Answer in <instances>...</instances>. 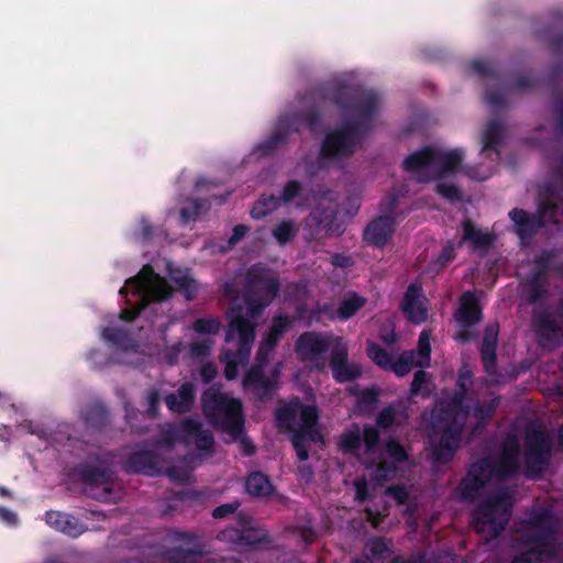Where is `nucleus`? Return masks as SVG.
Returning <instances> with one entry per match:
<instances>
[{
	"instance_id": "obj_1",
	"label": "nucleus",
	"mask_w": 563,
	"mask_h": 563,
	"mask_svg": "<svg viewBox=\"0 0 563 563\" xmlns=\"http://www.w3.org/2000/svg\"><path fill=\"white\" fill-rule=\"evenodd\" d=\"M339 445L345 452H354L363 448L364 453L360 456L368 470L375 466L371 476L376 482L395 477L398 472V464L405 462L408 457L406 450L395 441H389L386 444L383 454L378 445V432L373 427H366L363 430L353 427L341 437Z\"/></svg>"
},
{
	"instance_id": "obj_2",
	"label": "nucleus",
	"mask_w": 563,
	"mask_h": 563,
	"mask_svg": "<svg viewBox=\"0 0 563 563\" xmlns=\"http://www.w3.org/2000/svg\"><path fill=\"white\" fill-rule=\"evenodd\" d=\"M495 406L493 404L486 407H476L470 411V405L465 404L462 397H455L452 402L444 408L440 404L431 413V423L443 431L440 443L434 448L435 459L440 462L448 461L457 444V430L465 423L477 424L492 416Z\"/></svg>"
},
{
	"instance_id": "obj_3",
	"label": "nucleus",
	"mask_w": 563,
	"mask_h": 563,
	"mask_svg": "<svg viewBox=\"0 0 563 563\" xmlns=\"http://www.w3.org/2000/svg\"><path fill=\"white\" fill-rule=\"evenodd\" d=\"M280 428L291 433V441L300 460L308 459L307 445L321 443L322 435L317 428L318 411L312 405L303 406L298 399L278 410Z\"/></svg>"
},
{
	"instance_id": "obj_4",
	"label": "nucleus",
	"mask_w": 563,
	"mask_h": 563,
	"mask_svg": "<svg viewBox=\"0 0 563 563\" xmlns=\"http://www.w3.org/2000/svg\"><path fill=\"white\" fill-rule=\"evenodd\" d=\"M461 162L462 154L459 151L424 148L410 155L404 164L409 172H426L430 178L437 179L439 192L453 200L459 197V190L453 185L446 186L441 181L451 176Z\"/></svg>"
},
{
	"instance_id": "obj_5",
	"label": "nucleus",
	"mask_w": 563,
	"mask_h": 563,
	"mask_svg": "<svg viewBox=\"0 0 563 563\" xmlns=\"http://www.w3.org/2000/svg\"><path fill=\"white\" fill-rule=\"evenodd\" d=\"M203 409L212 423L219 426L234 441L242 434L243 417L241 404L218 390L209 389L203 396Z\"/></svg>"
},
{
	"instance_id": "obj_6",
	"label": "nucleus",
	"mask_w": 563,
	"mask_h": 563,
	"mask_svg": "<svg viewBox=\"0 0 563 563\" xmlns=\"http://www.w3.org/2000/svg\"><path fill=\"white\" fill-rule=\"evenodd\" d=\"M253 340L254 332L250 321L244 320L232 310L223 357L228 379H234L238 376V366L244 364L249 358Z\"/></svg>"
},
{
	"instance_id": "obj_7",
	"label": "nucleus",
	"mask_w": 563,
	"mask_h": 563,
	"mask_svg": "<svg viewBox=\"0 0 563 563\" xmlns=\"http://www.w3.org/2000/svg\"><path fill=\"white\" fill-rule=\"evenodd\" d=\"M430 334L428 331L420 333L416 358L412 351L405 352L394 360L375 343H369L367 347V354L375 364L394 372L397 376L407 375L413 366L428 367L430 365Z\"/></svg>"
},
{
	"instance_id": "obj_8",
	"label": "nucleus",
	"mask_w": 563,
	"mask_h": 563,
	"mask_svg": "<svg viewBox=\"0 0 563 563\" xmlns=\"http://www.w3.org/2000/svg\"><path fill=\"white\" fill-rule=\"evenodd\" d=\"M510 516L509 499L503 495L481 505L473 516L475 528L493 538L503 530Z\"/></svg>"
},
{
	"instance_id": "obj_9",
	"label": "nucleus",
	"mask_w": 563,
	"mask_h": 563,
	"mask_svg": "<svg viewBox=\"0 0 563 563\" xmlns=\"http://www.w3.org/2000/svg\"><path fill=\"white\" fill-rule=\"evenodd\" d=\"M131 291L137 296L142 305L150 301H162L170 295L169 287L163 278L156 275L151 267L145 266L137 276L126 282L121 288L122 295Z\"/></svg>"
},
{
	"instance_id": "obj_10",
	"label": "nucleus",
	"mask_w": 563,
	"mask_h": 563,
	"mask_svg": "<svg viewBox=\"0 0 563 563\" xmlns=\"http://www.w3.org/2000/svg\"><path fill=\"white\" fill-rule=\"evenodd\" d=\"M401 309L409 321L413 323L426 321L428 309L426 299L419 287L413 285L408 287L401 303Z\"/></svg>"
},
{
	"instance_id": "obj_11",
	"label": "nucleus",
	"mask_w": 563,
	"mask_h": 563,
	"mask_svg": "<svg viewBox=\"0 0 563 563\" xmlns=\"http://www.w3.org/2000/svg\"><path fill=\"white\" fill-rule=\"evenodd\" d=\"M394 232V221L389 217H382L368 224L364 236L367 242L384 245Z\"/></svg>"
},
{
	"instance_id": "obj_12",
	"label": "nucleus",
	"mask_w": 563,
	"mask_h": 563,
	"mask_svg": "<svg viewBox=\"0 0 563 563\" xmlns=\"http://www.w3.org/2000/svg\"><path fill=\"white\" fill-rule=\"evenodd\" d=\"M455 320L461 328H467L479 320V309L474 294L465 292L461 297L460 308L455 312Z\"/></svg>"
},
{
	"instance_id": "obj_13",
	"label": "nucleus",
	"mask_w": 563,
	"mask_h": 563,
	"mask_svg": "<svg viewBox=\"0 0 563 563\" xmlns=\"http://www.w3.org/2000/svg\"><path fill=\"white\" fill-rule=\"evenodd\" d=\"M331 367L334 378L340 383L355 379L362 374L361 368L356 364L347 363L345 347L332 360Z\"/></svg>"
},
{
	"instance_id": "obj_14",
	"label": "nucleus",
	"mask_w": 563,
	"mask_h": 563,
	"mask_svg": "<svg viewBox=\"0 0 563 563\" xmlns=\"http://www.w3.org/2000/svg\"><path fill=\"white\" fill-rule=\"evenodd\" d=\"M327 341L319 334L308 333L300 336L297 342V352L302 358H310L323 352Z\"/></svg>"
},
{
	"instance_id": "obj_15",
	"label": "nucleus",
	"mask_w": 563,
	"mask_h": 563,
	"mask_svg": "<svg viewBox=\"0 0 563 563\" xmlns=\"http://www.w3.org/2000/svg\"><path fill=\"white\" fill-rule=\"evenodd\" d=\"M290 324L287 318H278L274 321L271 331L266 335L264 343L261 345L257 353V361L260 364L264 363L267 358L268 352L276 344L279 335L284 333V331Z\"/></svg>"
},
{
	"instance_id": "obj_16",
	"label": "nucleus",
	"mask_w": 563,
	"mask_h": 563,
	"mask_svg": "<svg viewBox=\"0 0 563 563\" xmlns=\"http://www.w3.org/2000/svg\"><path fill=\"white\" fill-rule=\"evenodd\" d=\"M352 140L353 137L350 132L331 134L325 139L322 152L327 156L345 154L351 150Z\"/></svg>"
},
{
	"instance_id": "obj_17",
	"label": "nucleus",
	"mask_w": 563,
	"mask_h": 563,
	"mask_svg": "<svg viewBox=\"0 0 563 563\" xmlns=\"http://www.w3.org/2000/svg\"><path fill=\"white\" fill-rule=\"evenodd\" d=\"M45 518L46 522L51 527L64 533L76 536L81 531L80 528L78 527L76 519L66 514H62L58 511H48L46 512Z\"/></svg>"
},
{
	"instance_id": "obj_18",
	"label": "nucleus",
	"mask_w": 563,
	"mask_h": 563,
	"mask_svg": "<svg viewBox=\"0 0 563 563\" xmlns=\"http://www.w3.org/2000/svg\"><path fill=\"white\" fill-rule=\"evenodd\" d=\"M183 438L186 442H194L198 448L203 450L210 449L213 443L210 433L200 430V427L194 421H188L184 424Z\"/></svg>"
},
{
	"instance_id": "obj_19",
	"label": "nucleus",
	"mask_w": 563,
	"mask_h": 563,
	"mask_svg": "<svg viewBox=\"0 0 563 563\" xmlns=\"http://www.w3.org/2000/svg\"><path fill=\"white\" fill-rule=\"evenodd\" d=\"M194 401V388L190 384L183 385L177 396L170 395L167 397L166 402L168 408L175 412H183L190 408Z\"/></svg>"
},
{
	"instance_id": "obj_20",
	"label": "nucleus",
	"mask_w": 563,
	"mask_h": 563,
	"mask_svg": "<svg viewBox=\"0 0 563 563\" xmlns=\"http://www.w3.org/2000/svg\"><path fill=\"white\" fill-rule=\"evenodd\" d=\"M169 278L175 284L177 289L183 291L187 299H191L194 291L196 290L195 280L188 275V273L180 271H173L169 268Z\"/></svg>"
},
{
	"instance_id": "obj_21",
	"label": "nucleus",
	"mask_w": 563,
	"mask_h": 563,
	"mask_svg": "<svg viewBox=\"0 0 563 563\" xmlns=\"http://www.w3.org/2000/svg\"><path fill=\"white\" fill-rule=\"evenodd\" d=\"M246 489L253 496H267L272 493L273 486L265 475L256 473L247 478Z\"/></svg>"
},
{
	"instance_id": "obj_22",
	"label": "nucleus",
	"mask_w": 563,
	"mask_h": 563,
	"mask_svg": "<svg viewBox=\"0 0 563 563\" xmlns=\"http://www.w3.org/2000/svg\"><path fill=\"white\" fill-rule=\"evenodd\" d=\"M463 238L475 247H484L493 241V236L489 233L477 230L471 221L463 223Z\"/></svg>"
},
{
	"instance_id": "obj_23",
	"label": "nucleus",
	"mask_w": 563,
	"mask_h": 563,
	"mask_svg": "<svg viewBox=\"0 0 563 563\" xmlns=\"http://www.w3.org/2000/svg\"><path fill=\"white\" fill-rule=\"evenodd\" d=\"M365 299L357 296L356 294H351L346 296L339 309H338V316L341 319H349L351 318L357 310H360L365 305Z\"/></svg>"
},
{
	"instance_id": "obj_24",
	"label": "nucleus",
	"mask_w": 563,
	"mask_h": 563,
	"mask_svg": "<svg viewBox=\"0 0 563 563\" xmlns=\"http://www.w3.org/2000/svg\"><path fill=\"white\" fill-rule=\"evenodd\" d=\"M279 206V199L275 197L262 198L256 205L253 207L251 214L254 219H261L265 217L267 213L274 211Z\"/></svg>"
},
{
	"instance_id": "obj_25",
	"label": "nucleus",
	"mask_w": 563,
	"mask_h": 563,
	"mask_svg": "<svg viewBox=\"0 0 563 563\" xmlns=\"http://www.w3.org/2000/svg\"><path fill=\"white\" fill-rule=\"evenodd\" d=\"M509 216L517 227V233L521 236L534 227V221L530 220L527 213L522 210L515 209L509 213Z\"/></svg>"
},
{
	"instance_id": "obj_26",
	"label": "nucleus",
	"mask_w": 563,
	"mask_h": 563,
	"mask_svg": "<svg viewBox=\"0 0 563 563\" xmlns=\"http://www.w3.org/2000/svg\"><path fill=\"white\" fill-rule=\"evenodd\" d=\"M549 555L548 544L543 541H537L531 551L522 556V563H540Z\"/></svg>"
},
{
	"instance_id": "obj_27",
	"label": "nucleus",
	"mask_w": 563,
	"mask_h": 563,
	"mask_svg": "<svg viewBox=\"0 0 563 563\" xmlns=\"http://www.w3.org/2000/svg\"><path fill=\"white\" fill-rule=\"evenodd\" d=\"M260 288H261V290L265 291V301L261 306V308H263V307L267 306L272 301V299L275 297L276 291H277V283L274 278L265 276L260 282Z\"/></svg>"
},
{
	"instance_id": "obj_28",
	"label": "nucleus",
	"mask_w": 563,
	"mask_h": 563,
	"mask_svg": "<svg viewBox=\"0 0 563 563\" xmlns=\"http://www.w3.org/2000/svg\"><path fill=\"white\" fill-rule=\"evenodd\" d=\"M296 232V229L290 222H283L274 230V236L279 243L289 241Z\"/></svg>"
},
{
	"instance_id": "obj_29",
	"label": "nucleus",
	"mask_w": 563,
	"mask_h": 563,
	"mask_svg": "<svg viewBox=\"0 0 563 563\" xmlns=\"http://www.w3.org/2000/svg\"><path fill=\"white\" fill-rule=\"evenodd\" d=\"M532 441L538 444V449H531L530 459L534 455H540L543 459L549 451V444L545 437L541 433H533L529 438V443L531 444Z\"/></svg>"
},
{
	"instance_id": "obj_30",
	"label": "nucleus",
	"mask_w": 563,
	"mask_h": 563,
	"mask_svg": "<svg viewBox=\"0 0 563 563\" xmlns=\"http://www.w3.org/2000/svg\"><path fill=\"white\" fill-rule=\"evenodd\" d=\"M220 329V323L213 319H200L195 322V330L201 334L216 333Z\"/></svg>"
},
{
	"instance_id": "obj_31",
	"label": "nucleus",
	"mask_w": 563,
	"mask_h": 563,
	"mask_svg": "<svg viewBox=\"0 0 563 563\" xmlns=\"http://www.w3.org/2000/svg\"><path fill=\"white\" fill-rule=\"evenodd\" d=\"M395 420V412L391 409H385L379 413L377 419V423L380 428H388L393 424Z\"/></svg>"
},
{
	"instance_id": "obj_32",
	"label": "nucleus",
	"mask_w": 563,
	"mask_h": 563,
	"mask_svg": "<svg viewBox=\"0 0 563 563\" xmlns=\"http://www.w3.org/2000/svg\"><path fill=\"white\" fill-rule=\"evenodd\" d=\"M428 382V375L424 372H417L415 374L412 385H411V393L418 394L422 390V385L427 384Z\"/></svg>"
},
{
	"instance_id": "obj_33",
	"label": "nucleus",
	"mask_w": 563,
	"mask_h": 563,
	"mask_svg": "<svg viewBox=\"0 0 563 563\" xmlns=\"http://www.w3.org/2000/svg\"><path fill=\"white\" fill-rule=\"evenodd\" d=\"M261 369L260 368H253L245 377L244 379V386L247 387V386H252V385H263L264 386V383H262V379H261Z\"/></svg>"
},
{
	"instance_id": "obj_34",
	"label": "nucleus",
	"mask_w": 563,
	"mask_h": 563,
	"mask_svg": "<svg viewBox=\"0 0 563 563\" xmlns=\"http://www.w3.org/2000/svg\"><path fill=\"white\" fill-rule=\"evenodd\" d=\"M482 356L486 367H489L494 362V346L490 343H485L482 347Z\"/></svg>"
},
{
	"instance_id": "obj_35",
	"label": "nucleus",
	"mask_w": 563,
	"mask_h": 563,
	"mask_svg": "<svg viewBox=\"0 0 563 563\" xmlns=\"http://www.w3.org/2000/svg\"><path fill=\"white\" fill-rule=\"evenodd\" d=\"M299 188H300V186L296 181H291V183L287 184V186L284 189L283 200L289 201L290 199H292L298 194Z\"/></svg>"
},
{
	"instance_id": "obj_36",
	"label": "nucleus",
	"mask_w": 563,
	"mask_h": 563,
	"mask_svg": "<svg viewBox=\"0 0 563 563\" xmlns=\"http://www.w3.org/2000/svg\"><path fill=\"white\" fill-rule=\"evenodd\" d=\"M367 549L373 555H382L387 551L385 543L380 540H372L368 542Z\"/></svg>"
},
{
	"instance_id": "obj_37",
	"label": "nucleus",
	"mask_w": 563,
	"mask_h": 563,
	"mask_svg": "<svg viewBox=\"0 0 563 563\" xmlns=\"http://www.w3.org/2000/svg\"><path fill=\"white\" fill-rule=\"evenodd\" d=\"M236 507H238L236 503L222 505L213 510V516L216 518H222V517L227 516L228 514H232L236 509Z\"/></svg>"
},
{
	"instance_id": "obj_38",
	"label": "nucleus",
	"mask_w": 563,
	"mask_h": 563,
	"mask_svg": "<svg viewBox=\"0 0 563 563\" xmlns=\"http://www.w3.org/2000/svg\"><path fill=\"white\" fill-rule=\"evenodd\" d=\"M210 341L205 339L200 343L192 345L191 353L192 355H202L210 350Z\"/></svg>"
},
{
	"instance_id": "obj_39",
	"label": "nucleus",
	"mask_w": 563,
	"mask_h": 563,
	"mask_svg": "<svg viewBox=\"0 0 563 563\" xmlns=\"http://www.w3.org/2000/svg\"><path fill=\"white\" fill-rule=\"evenodd\" d=\"M0 519L5 522L7 525H15L16 523V516L5 508H0Z\"/></svg>"
},
{
	"instance_id": "obj_40",
	"label": "nucleus",
	"mask_w": 563,
	"mask_h": 563,
	"mask_svg": "<svg viewBox=\"0 0 563 563\" xmlns=\"http://www.w3.org/2000/svg\"><path fill=\"white\" fill-rule=\"evenodd\" d=\"M388 493L391 494L394 496V498L399 503V504H402L406 501V498H407V492L405 488L402 487H395V488H389L388 489Z\"/></svg>"
},
{
	"instance_id": "obj_41",
	"label": "nucleus",
	"mask_w": 563,
	"mask_h": 563,
	"mask_svg": "<svg viewBox=\"0 0 563 563\" xmlns=\"http://www.w3.org/2000/svg\"><path fill=\"white\" fill-rule=\"evenodd\" d=\"M367 483L357 481L355 483L356 498L363 500L366 497Z\"/></svg>"
},
{
	"instance_id": "obj_42",
	"label": "nucleus",
	"mask_w": 563,
	"mask_h": 563,
	"mask_svg": "<svg viewBox=\"0 0 563 563\" xmlns=\"http://www.w3.org/2000/svg\"><path fill=\"white\" fill-rule=\"evenodd\" d=\"M246 231H247V229L244 225H236L233 230V235L230 239V243L233 244V243L238 242L240 239H242L245 235Z\"/></svg>"
},
{
	"instance_id": "obj_43",
	"label": "nucleus",
	"mask_w": 563,
	"mask_h": 563,
	"mask_svg": "<svg viewBox=\"0 0 563 563\" xmlns=\"http://www.w3.org/2000/svg\"><path fill=\"white\" fill-rule=\"evenodd\" d=\"M217 374V368L212 364L203 366L201 375L206 382L212 379Z\"/></svg>"
},
{
	"instance_id": "obj_44",
	"label": "nucleus",
	"mask_w": 563,
	"mask_h": 563,
	"mask_svg": "<svg viewBox=\"0 0 563 563\" xmlns=\"http://www.w3.org/2000/svg\"><path fill=\"white\" fill-rule=\"evenodd\" d=\"M332 214H333V212L331 211V213L325 216L324 218H318V221H319L320 224H322L325 228L327 232H329L330 234H340L341 230L339 228L332 229L329 225V223L327 222V220L329 218H331Z\"/></svg>"
},
{
	"instance_id": "obj_45",
	"label": "nucleus",
	"mask_w": 563,
	"mask_h": 563,
	"mask_svg": "<svg viewBox=\"0 0 563 563\" xmlns=\"http://www.w3.org/2000/svg\"><path fill=\"white\" fill-rule=\"evenodd\" d=\"M140 310L141 308L139 306L134 308H126L121 312L120 318L123 320L132 319L136 313L140 312Z\"/></svg>"
},
{
	"instance_id": "obj_46",
	"label": "nucleus",
	"mask_w": 563,
	"mask_h": 563,
	"mask_svg": "<svg viewBox=\"0 0 563 563\" xmlns=\"http://www.w3.org/2000/svg\"><path fill=\"white\" fill-rule=\"evenodd\" d=\"M494 130L493 128L492 129H488L485 134H484V146H483V150H487L488 147L492 146L493 142H494Z\"/></svg>"
},
{
	"instance_id": "obj_47",
	"label": "nucleus",
	"mask_w": 563,
	"mask_h": 563,
	"mask_svg": "<svg viewBox=\"0 0 563 563\" xmlns=\"http://www.w3.org/2000/svg\"><path fill=\"white\" fill-rule=\"evenodd\" d=\"M196 216H198V207L195 206L192 212H189L188 209H184L181 212V218L184 221H189L194 219Z\"/></svg>"
},
{
	"instance_id": "obj_48",
	"label": "nucleus",
	"mask_w": 563,
	"mask_h": 563,
	"mask_svg": "<svg viewBox=\"0 0 563 563\" xmlns=\"http://www.w3.org/2000/svg\"><path fill=\"white\" fill-rule=\"evenodd\" d=\"M102 336L108 340V341H113L115 340V334L112 333L109 329H104L102 331Z\"/></svg>"
},
{
	"instance_id": "obj_49",
	"label": "nucleus",
	"mask_w": 563,
	"mask_h": 563,
	"mask_svg": "<svg viewBox=\"0 0 563 563\" xmlns=\"http://www.w3.org/2000/svg\"><path fill=\"white\" fill-rule=\"evenodd\" d=\"M241 444L246 454H251L253 452L251 443L246 442L245 440H242Z\"/></svg>"
},
{
	"instance_id": "obj_50",
	"label": "nucleus",
	"mask_w": 563,
	"mask_h": 563,
	"mask_svg": "<svg viewBox=\"0 0 563 563\" xmlns=\"http://www.w3.org/2000/svg\"><path fill=\"white\" fill-rule=\"evenodd\" d=\"M382 339H383V341H384V342H386V343H393V342H394V340H395V335H394V333H393V334H390V335H388V336H383Z\"/></svg>"
},
{
	"instance_id": "obj_51",
	"label": "nucleus",
	"mask_w": 563,
	"mask_h": 563,
	"mask_svg": "<svg viewBox=\"0 0 563 563\" xmlns=\"http://www.w3.org/2000/svg\"><path fill=\"white\" fill-rule=\"evenodd\" d=\"M300 475H301V477H302V478H305V479H309L311 474H310V472H309V471L301 470V471H300Z\"/></svg>"
},
{
	"instance_id": "obj_52",
	"label": "nucleus",
	"mask_w": 563,
	"mask_h": 563,
	"mask_svg": "<svg viewBox=\"0 0 563 563\" xmlns=\"http://www.w3.org/2000/svg\"><path fill=\"white\" fill-rule=\"evenodd\" d=\"M247 311L251 313V314H254L255 312H257V308L254 307L253 305H251L249 308H247Z\"/></svg>"
},
{
	"instance_id": "obj_53",
	"label": "nucleus",
	"mask_w": 563,
	"mask_h": 563,
	"mask_svg": "<svg viewBox=\"0 0 563 563\" xmlns=\"http://www.w3.org/2000/svg\"><path fill=\"white\" fill-rule=\"evenodd\" d=\"M455 339L464 342L466 340V336L464 334H456Z\"/></svg>"
},
{
	"instance_id": "obj_54",
	"label": "nucleus",
	"mask_w": 563,
	"mask_h": 563,
	"mask_svg": "<svg viewBox=\"0 0 563 563\" xmlns=\"http://www.w3.org/2000/svg\"><path fill=\"white\" fill-rule=\"evenodd\" d=\"M488 176H489V173H487V174H485V175H483V176H478V177H477V176H473V177H474V178H476V179H478V180H484V179H486Z\"/></svg>"
},
{
	"instance_id": "obj_55",
	"label": "nucleus",
	"mask_w": 563,
	"mask_h": 563,
	"mask_svg": "<svg viewBox=\"0 0 563 563\" xmlns=\"http://www.w3.org/2000/svg\"><path fill=\"white\" fill-rule=\"evenodd\" d=\"M170 477L178 481H185L187 477H178L174 473H170Z\"/></svg>"
},
{
	"instance_id": "obj_56",
	"label": "nucleus",
	"mask_w": 563,
	"mask_h": 563,
	"mask_svg": "<svg viewBox=\"0 0 563 563\" xmlns=\"http://www.w3.org/2000/svg\"><path fill=\"white\" fill-rule=\"evenodd\" d=\"M367 512H368V517L373 520V525H374V526H375V525H377V520H376V519H374V518H372V514H371V511H369V510H367Z\"/></svg>"
},
{
	"instance_id": "obj_57",
	"label": "nucleus",
	"mask_w": 563,
	"mask_h": 563,
	"mask_svg": "<svg viewBox=\"0 0 563 563\" xmlns=\"http://www.w3.org/2000/svg\"><path fill=\"white\" fill-rule=\"evenodd\" d=\"M560 439H561V442L563 444V428L561 429V432H560Z\"/></svg>"
},
{
	"instance_id": "obj_58",
	"label": "nucleus",
	"mask_w": 563,
	"mask_h": 563,
	"mask_svg": "<svg viewBox=\"0 0 563 563\" xmlns=\"http://www.w3.org/2000/svg\"><path fill=\"white\" fill-rule=\"evenodd\" d=\"M426 179H427V178H424V177L418 176V180H419V181H423V180H426Z\"/></svg>"
},
{
	"instance_id": "obj_59",
	"label": "nucleus",
	"mask_w": 563,
	"mask_h": 563,
	"mask_svg": "<svg viewBox=\"0 0 563 563\" xmlns=\"http://www.w3.org/2000/svg\"><path fill=\"white\" fill-rule=\"evenodd\" d=\"M446 560L454 563V560L451 556H446Z\"/></svg>"
},
{
	"instance_id": "obj_60",
	"label": "nucleus",
	"mask_w": 563,
	"mask_h": 563,
	"mask_svg": "<svg viewBox=\"0 0 563 563\" xmlns=\"http://www.w3.org/2000/svg\"><path fill=\"white\" fill-rule=\"evenodd\" d=\"M0 493H1L2 495H4V494H5V490H4L3 488H0Z\"/></svg>"
},
{
	"instance_id": "obj_61",
	"label": "nucleus",
	"mask_w": 563,
	"mask_h": 563,
	"mask_svg": "<svg viewBox=\"0 0 563 563\" xmlns=\"http://www.w3.org/2000/svg\"><path fill=\"white\" fill-rule=\"evenodd\" d=\"M354 563H361V562H354Z\"/></svg>"
}]
</instances>
